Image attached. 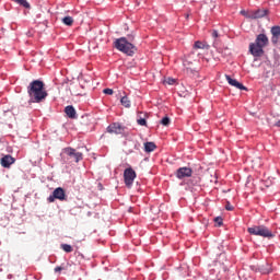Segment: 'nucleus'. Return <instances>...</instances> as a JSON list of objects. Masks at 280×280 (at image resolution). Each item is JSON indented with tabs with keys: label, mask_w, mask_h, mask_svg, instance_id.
Instances as JSON below:
<instances>
[{
	"label": "nucleus",
	"mask_w": 280,
	"mask_h": 280,
	"mask_svg": "<svg viewBox=\"0 0 280 280\" xmlns=\"http://www.w3.org/2000/svg\"><path fill=\"white\" fill-rule=\"evenodd\" d=\"M271 34H272L271 42L273 43V45H277V43H279L280 26H272Z\"/></svg>",
	"instance_id": "13"
},
{
	"label": "nucleus",
	"mask_w": 280,
	"mask_h": 280,
	"mask_svg": "<svg viewBox=\"0 0 280 280\" xmlns=\"http://www.w3.org/2000/svg\"><path fill=\"white\" fill-rule=\"evenodd\" d=\"M220 36V34L218 33L217 30L212 31V38H218Z\"/></svg>",
	"instance_id": "27"
},
{
	"label": "nucleus",
	"mask_w": 280,
	"mask_h": 280,
	"mask_svg": "<svg viewBox=\"0 0 280 280\" xmlns=\"http://www.w3.org/2000/svg\"><path fill=\"white\" fill-rule=\"evenodd\" d=\"M241 14H242L243 16H246V11H245V10L241 11Z\"/></svg>",
	"instance_id": "31"
},
{
	"label": "nucleus",
	"mask_w": 280,
	"mask_h": 280,
	"mask_svg": "<svg viewBox=\"0 0 280 280\" xmlns=\"http://www.w3.org/2000/svg\"><path fill=\"white\" fill-rule=\"evenodd\" d=\"M63 268L62 267H56L55 272H62Z\"/></svg>",
	"instance_id": "30"
},
{
	"label": "nucleus",
	"mask_w": 280,
	"mask_h": 280,
	"mask_svg": "<svg viewBox=\"0 0 280 280\" xmlns=\"http://www.w3.org/2000/svg\"><path fill=\"white\" fill-rule=\"evenodd\" d=\"M191 174H194V171L189 167H186V166L185 167H179L176 171V176L179 179L189 178V177H191Z\"/></svg>",
	"instance_id": "8"
},
{
	"label": "nucleus",
	"mask_w": 280,
	"mask_h": 280,
	"mask_svg": "<svg viewBox=\"0 0 280 280\" xmlns=\"http://www.w3.org/2000/svg\"><path fill=\"white\" fill-rule=\"evenodd\" d=\"M18 3L22 5V8H25L26 10H30L31 8L30 2L27 1H19Z\"/></svg>",
	"instance_id": "21"
},
{
	"label": "nucleus",
	"mask_w": 280,
	"mask_h": 280,
	"mask_svg": "<svg viewBox=\"0 0 280 280\" xmlns=\"http://www.w3.org/2000/svg\"><path fill=\"white\" fill-rule=\"evenodd\" d=\"M27 94L30 102L34 104H40L48 95L47 90H45V83L40 80H34L28 84Z\"/></svg>",
	"instance_id": "1"
},
{
	"label": "nucleus",
	"mask_w": 280,
	"mask_h": 280,
	"mask_svg": "<svg viewBox=\"0 0 280 280\" xmlns=\"http://www.w3.org/2000/svg\"><path fill=\"white\" fill-rule=\"evenodd\" d=\"M268 36L266 34L257 35L255 43L249 44V52L255 58H261L264 55V47H268Z\"/></svg>",
	"instance_id": "3"
},
{
	"label": "nucleus",
	"mask_w": 280,
	"mask_h": 280,
	"mask_svg": "<svg viewBox=\"0 0 280 280\" xmlns=\"http://www.w3.org/2000/svg\"><path fill=\"white\" fill-rule=\"evenodd\" d=\"M137 124L139 126H147L148 121L145 120V118H138Z\"/></svg>",
	"instance_id": "22"
},
{
	"label": "nucleus",
	"mask_w": 280,
	"mask_h": 280,
	"mask_svg": "<svg viewBox=\"0 0 280 280\" xmlns=\"http://www.w3.org/2000/svg\"><path fill=\"white\" fill-rule=\"evenodd\" d=\"M226 211H233V206H231V202H228L225 206Z\"/></svg>",
	"instance_id": "28"
},
{
	"label": "nucleus",
	"mask_w": 280,
	"mask_h": 280,
	"mask_svg": "<svg viewBox=\"0 0 280 280\" xmlns=\"http://www.w3.org/2000/svg\"><path fill=\"white\" fill-rule=\"evenodd\" d=\"M135 178H137V172H135L132 167L126 168L124 171V180L127 187H132Z\"/></svg>",
	"instance_id": "6"
},
{
	"label": "nucleus",
	"mask_w": 280,
	"mask_h": 280,
	"mask_svg": "<svg viewBox=\"0 0 280 280\" xmlns=\"http://www.w3.org/2000/svg\"><path fill=\"white\" fill-rule=\"evenodd\" d=\"M107 132H109V135H122L124 127H121L119 122H114L107 127Z\"/></svg>",
	"instance_id": "10"
},
{
	"label": "nucleus",
	"mask_w": 280,
	"mask_h": 280,
	"mask_svg": "<svg viewBox=\"0 0 280 280\" xmlns=\"http://www.w3.org/2000/svg\"><path fill=\"white\" fill-rule=\"evenodd\" d=\"M63 154H66L70 161H74L75 163H80V161L83 159L82 153L77 152L73 148H66L63 150Z\"/></svg>",
	"instance_id": "7"
},
{
	"label": "nucleus",
	"mask_w": 280,
	"mask_h": 280,
	"mask_svg": "<svg viewBox=\"0 0 280 280\" xmlns=\"http://www.w3.org/2000/svg\"><path fill=\"white\" fill-rule=\"evenodd\" d=\"M226 82L231 85L234 86L235 89H238L240 91H248L244 84L240 83L237 80L231 78V75L225 74Z\"/></svg>",
	"instance_id": "9"
},
{
	"label": "nucleus",
	"mask_w": 280,
	"mask_h": 280,
	"mask_svg": "<svg viewBox=\"0 0 280 280\" xmlns=\"http://www.w3.org/2000/svg\"><path fill=\"white\" fill-rule=\"evenodd\" d=\"M214 222H215V224H217L218 226H222V224H223V219H222V217H217V218H214Z\"/></svg>",
	"instance_id": "23"
},
{
	"label": "nucleus",
	"mask_w": 280,
	"mask_h": 280,
	"mask_svg": "<svg viewBox=\"0 0 280 280\" xmlns=\"http://www.w3.org/2000/svg\"><path fill=\"white\" fill-rule=\"evenodd\" d=\"M268 14V9H258L250 15V19H264Z\"/></svg>",
	"instance_id": "14"
},
{
	"label": "nucleus",
	"mask_w": 280,
	"mask_h": 280,
	"mask_svg": "<svg viewBox=\"0 0 280 280\" xmlns=\"http://www.w3.org/2000/svg\"><path fill=\"white\" fill-rule=\"evenodd\" d=\"M56 200H60L63 202V200H67V192L62 187H58L52 191V195L48 197V202H56Z\"/></svg>",
	"instance_id": "5"
},
{
	"label": "nucleus",
	"mask_w": 280,
	"mask_h": 280,
	"mask_svg": "<svg viewBox=\"0 0 280 280\" xmlns=\"http://www.w3.org/2000/svg\"><path fill=\"white\" fill-rule=\"evenodd\" d=\"M62 23H63L65 25H68L69 27H71V25H73V18H71V16H65V18L62 19Z\"/></svg>",
	"instance_id": "17"
},
{
	"label": "nucleus",
	"mask_w": 280,
	"mask_h": 280,
	"mask_svg": "<svg viewBox=\"0 0 280 280\" xmlns=\"http://www.w3.org/2000/svg\"><path fill=\"white\" fill-rule=\"evenodd\" d=\"M103 93H105V95H113V89H104Z\"/></svg>",
	"instance_id": "26"
},
{
	"label": "nucleus",
	"mask_w": 280,
	"mask_h": 280,
	"mask_svg": "<svg viewBox=\"0 0 280 280\" xmlns=\"http://www.w3.org/2000/svg\"><path fill=\"white\" fill-rule=\"evenodd\" d=\"M156 150V144L154 142L144 143V152H154Z\"/></svg>",
	"instance_id": "15"
},
{
	"label": "nucleus",
	"mask_w": 280,
	"mask_h": 280,
	"mask_svg": "<svg viewBox=\"0 0 280 280\" xmlns=\"http://www.w3.org/2000/svg\"><path fill=\"white\" fill-rule=\"evenodd\" d=\"M165 82L166 84H170V85L176 84V79L168 78Z\"/></svg>",
	"instance_id": "24"
},
{
	"label": "nucleus",
	"mask_w": 280,
	"mask_h": 280,
	"mask_svg": "<svg viewBox=\"0 0 280 280\" xmlns=\"http://www.w3.org/2000/svg\"><path fill=\"white\" fill-rule=\"evenodd\" d=\"M61 248L65 253H73V247L69 244H61Z\"/></svg>",
	"instance_id": "19"
},
{
	"label": "nucleus",
	"mask_w": 280,
	"mask_h": 280,
	"mask_svg": "<svg viewBox=\"0 0 280 280\" xmlns=\"http://www.w3.org/2000/svg\"><path fill=\"white\" fill-rule=\"evenodd\" d=\"M219 52L223 54V51L221 49H219Z\"/></svg>",
	"instance_id": "33"
},
{
	"label": "nucleus",
	"mask_w": 280,
	"mask_h": 280,
	"mask_svg": "<svg viewBox=\"0 0 280 280\" xmlns=\"http://www.w3.org/2000/svg\"><path fill=\"white\" fill-rule=\"evenodd\" d=\"M120 103L122 106H125V108H130V100L128 96H122Z\"/></svg>",
	"instance_id": "16"
},
{
	"label": "nucleus",
	"mask_w": 280,
	"mask_h": 280,
	"mask_svg": "<svg viewBox=\"0 0 280 280\" xmlns=\"http://www.w3.org/2000/svg\"><path fill=\"white\" fill-rule=\"evenodd\" d=\"M249 235H258L259 237H268V240L275 237V234L266 225H254L247 229Z\"/></svg>",
	"instance_id": "4"
},
{
	"label": "nucleus",
	"mask_w": 280,
	"mask_h": 280,
	"mask_svg": "<svg viewBox=\"0 0 280 280\" xmlns=\"http://www.w3.org/2000/svg\"><path fill=\"white\" fill-rule=\"evenodd\" d=\"M207 47V45H205V43L197 40L194 44V49H205Z\"/></svg>",
	"instance_id": "18"
},
{
	"label": "nucleus",
	"mask_w": 280,
	"mask_h": 280,
	"mask_svg": "<svg viewBox=\"0 0 280 280\" xmlns=\"http://www.w3.org/2000/svg\"><path fill=\"white\" fill-rule=\"evenodd\" d=\"M15 161L16 160L12 158V155H4L3 158H1L0 163L2 167L9 168L10 165H14Z\"/></svg>",
	"instance_id": "11"
},
{
	"label": "nucleus",
	"mask_w": 280,
	"mask_h": 280,
	"mask_svg": "<svg viewBox=\"0 0 280 280\" xmlns=\"http://www.w3.org/2000/svg\"><path fill=\"white\" fill-rule=\"evenodd\" d=\"M65 113L69 119H78V114L75 112V107L73 105H68L65 107Z\"/></svg>",
	"instance_id": "12"
},
{
	"label": "nucleus",
	"mask_w": 280,
	"mask_h": 280,
	"mask_svg": "<svg viewBox=\"0 0 280 280\" xmlns=\"http://www.w3.org/2000/svg\"><path fill=\"white\" fill-rule=\"evenodd\" d=\"M186 65H189V62H188V61H186Z\"/></svg>",
	"instance_id": "34"
},
{
	"label": "nucleus",
	"mask_w": 280,
	"mask_h": 280,
	"mask_svg": "<svg viewBox=\"0 0 280 280\" xmlns=\"http://www.w3.org/2000/svg\"><path fill=\"white\" fill-rule=\"evenodd\" d=\"M186 72L189 75V74L194 73V70L189 67H186Z\"/></svg>",
	"instance_id": "29"
},
{
	"label": "nucleus",
	"mask_w": 280,
	"mask_h": 280,
	"mask_svg": "<svg viewBox=\"0 0 280 280\" xmlns=\"http://www.w3.org/2000/svg\"><path fill=\"white\" fill-rule=\"evenodd\" d=\"M261 270V272H262V275H268V273H270V265H267V269H260Z\"/></svg>",
	"instance_id": "25"
},
{
	"label": "nucleus",
	"mask_w": 280,
	"mask_h": 280,
	"mask_svg": "<svg viewBox=\"0 0 280 280\" xmlns=\"http://www.w3.org/2000/svg\"><path fill=\"white\" fill-rule=\"evenodd\" d=\"M135 35L129 34L127 37H120L114 42V47L118 49V51H121L122 54H126V56H135V52L137 51V46H135Z\"/></svg>",
	"instance_id": "2"
},
{
	"label": "nucleus",
	"mask_w": 280,
	"mask_h": 280,
	"mask_svg": "<svg viewBox=\"0 0 280 280\" xmlns=\"http://www.w3.org/2000/svg\"><path fill=\"white\" fill-rule=\"evenodd\" d=\"M276 126H277L278 128H280V120H278V121L276 122Z\"/></svg>",
	"instance_id": "32"
},
{
	"label": "nucleus",
	"mask_w": 280,
	"mask_h": 280,
	"mask_svg": "<svg viewBox=\"0 0 280 280\" xmlns=\"http://www.w3.org/2000/svg\"><path fill=\"white\" fill-rule=\"evenodd\" d=\"M160 124H162V126H170L171 124L170 117L165 116L164 118L161 119Z\"/></svg>",
	"instance_id": "20"
}]
</instances>
